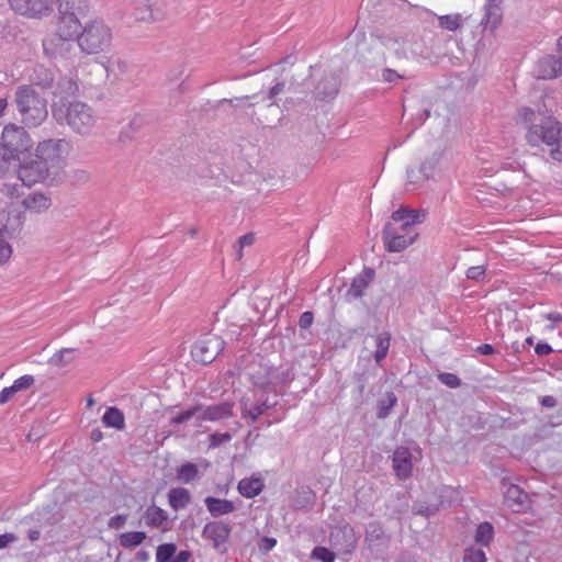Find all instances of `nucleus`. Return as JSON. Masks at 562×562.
I'll return each instance as SVG.
<instances>
[{
  "instance_id": "obj_1",
  "label": "nucleus",
  "mask_w": 562,
  "mask_h": 562,
  "mask_svg": "<svg viewBox=\"0 0 562 562\" xmlns=\"http://www.w3.org/2000/svg\"><path fill=\"white\" fill-rule=\"evenodd\" d=\"M58 10L55 33L43 41L46 55L57 57L70 48V41L78 40L82 25L78 15L87 9L86 0H54Z\"/></svg>"
},
{
  "instance_id": "obj_2",
  "label": "nucleus",
  "mask_w": 562,
  "mask_h": 562,
  "mask_svg": "<svg viewBox=\"0 0 562 562\" xmlns=\"http://www.w3.org/2000/svg\"><path fill=\"white\" fill-rule=\"evenodd\" d=\"M518 121L527 128L526 139L530 146L544 145L553 160L562 161V128L555 119L530 108H521L518 110Z\"/></svg>"
},
{
  "instance_id": "obj_3",
  "label": "nucleus",
  "mask_w": 562,
  "mask_h": 562,
  "mask_svg": "<svg viewBox=\"0 0 562 562\" xmlns=\"http://www.w3.org/2000/svg\"><path fill=\"white\" fill-rule=\"evenodd\" d=\"M52 112L59 124H66L81 136L89 135L97 124V115L92 108L85 102L53 103Z\"/></svg>"
},
{
  "instance_id": "obj_4",
  "label": "nucleus",
  "mask_w": 562,
  "mask_h": 562,
  "mask_svg": "<svg viewBox=\"0 0 562 562\" xmlns=\"http://www.w3.org/2000/svg\"><path fill=\"white\" fill-rule=\"evenodd\" d=\"M14 102L25 126L37 127L47 119V101L32 86H19Z\"/></svg>"
},
{
  "instance_id": "obj_5",
  "label": "nucleus",
  "mask_w": 562,
  "mask_h": 562,
  "mask_svg": "<svg viewBox=\"0 0 562 562\" xmlns=\"http://www.w3.org/2000/svg\"><path fill=\"white\" fill-rule=\"evenodd\" d=\"M113 40L111 27L99 18L87 21L78 35V46L87 55H95L110 49Z\"/></svg>"
},
{
  "instance_id": "obj_6",
  "label": "nucleus",
  "mask_w": 562,
  "mask_h": 562,
  "mask_svg": "<svg viewBox=\"0 0 562 562\" xmlns=\"http://www.w3.org/2000/svg\"><path fill=\"white\" fill-rule=\"evenodd\" d=\"M0 145L16 160L22 153L32 147L33 142L24 127L8 125L3 128Z\"/></svg>"
},
{
  "instance_id": "obj_7",
  "label": "nucleus",
  "mask_w": 562,
  "mask_h": 562,
  "mask_svg": "<svg viewBox=\"0 0 562 562\" xmlns=\"http://www.w3.org/2000/svg\"><path fill=\"white\" fill-rule=\"evenodd\" d=\"M224 340L213 334L202 336L192 347L191 355L196 362L211 363L224 349Z\"/></svg>"
},
{
  "instance_id": "obj_8",
  "label": "nucleus",
  "mask_w": 562,
  "mask_h": 562,
  "mask_svg": "<svg viewBox=\"0 0 562 562\" xmlns=\"http://www.w3.org/2000/svg\"><path fill=\"white\" fill-rule=\"evenodd\" d=\"M50 170L49 167L34 155V157H30L21 162L18 175L24 186L32 187L47 179Z\"/></svg>"
},
{
  "instance_id": "obj_9",
  "label": "nucleus",
  "mask_w": 562,
  "mask_h": 562,
  "mask_svg": "<svg viewBox=\"0 0 562 562\" xmlns=\"http://www.w3.org/2000/svg\"><path fill=\"white\" fill-rule=\"evenodd\" d=\"M11 9L24 16L41 19L53 12L54 0H9Z\"/></svg>"
},
{
  "instance_id": "obj_10",
  "label": "nucleus",
  "mask_w": 562,
  "mask_h": 562,
  "mask_svg": "<svg viewBox=\"0 0 562 562\" xmlns=\"http://www.w3.org/2000/svg\"><path fill=\"white\" fill-rule=\"evenodd\" d=\"M417 237L415 231L396 229L391 224L385 225L383 229V240L385 248L391 252H400L414 243Z\"/></svg>"
},
{
  "instance_id": "obj_11",
  "label": "nucleus",
  "mask_w": 562,
  "mask_h": 562,
  "mask_svg": "<svg viewBox=\"0 0 562 562\" xmlns=\"http://www.w3.org/2000/svg\"><path fill=\"white\" fill-rule=\"evenodd\" d=\"M329 541L337 554L349 555L357 547L358 537L351 526L344 525L331 530Z\"/></svg>"
},
{
  "instance_id": "obj_12",
  "label": "nucleus",
  "mask_w": 562,
  "mask_h": 562,
  "mask_svg": "<svg viewBox=\"0 0 562 562\" xmlns=\"http://www.w3.org/2000/svg\"><path fill=\"white\" fill-rule=\"evenodd\" d=\"M64 139H46L38 143L35 156L50 169L60 166L63 160Z\"/></svg>"
},
{
  "instance_id": "obj_13",
  "label": "nucleus",
  "mask_w": 562,
  "mask_h": 562,
  "mask_svg": "<svg viewBox=\"0 0 562 562\" xmlns=\"http://www.w3.org/2000/svg\"><path fill=\"white\" fill-rule=\"evenodd\" d=\"M199 407L198 414V426L201 425L202 422H221L233 416L234 403L232 402H223L214 405L204 406L201 404H196Z\"/></svg>"
},
{
  "instance_id": "obj_14",
  "label": "nucleus",
  "mask_w": 562,
  "mask_h": 562,
  "mask_svg": "<svg viewBox=\"0 0 562 562\" xmlns=\"http://www.w3.org/2000/svg\"><path fill=\"white\" fill-rule=\"evenodd\" d=\"M231 531L229 525L223 521H211L203 527L202 537L211 541L214 549L222 550L228 541Z\"/></svg>"
},
{
  "instance_id": "obj_15",
  "label": "nucleus",
  "mask_w": 562,
  "mask_h": 562,
  "mask_svg": "<svg viewBox=\"0 0 562 562\" xmlns=\"http://www.w3.org/2000/svg\"><path fill=\"white\" fill-rule=\"evenodd\" d=\"M262 370L265 371V376L255 382L260 386L282 385L292 381L294 378L292 370L289 368L266 367L262 368Z\"/></svg>"
},
{
  "instance_id": "obj_16",
  "label": "nucleus",
  "mask_w": 562,
  "mask_h": 562,
  "mask_svg": "<svg viewBox=\"0 0 562 562\" xmlns=\"http://www.w3.org/2000/svg\"><path fill=\"white\" fill-rule=\"evenodd\" d=\"M393 470L395 474L405 480L411 476L413 470L412 453L406 447H398L395 449L392 458Z\"/></svg>"
},
{
  "instance_id": "obj_17",
  "label": "nucleus",
  "mask_w": 562,
  "mask_h": 562,
  "mask_svg": "<svg viewBox=\"0 0 562 562\" xmlns=\"http://www.w3.org/2000/svg\"><path fill=\"white\" fill-rule=\"evenodd\" d=\"M536 76L541 79H552L562 74V59L552 55L538 60Z\"/></svg>"
},
{
  "instance_id": "obj_18",
  "label": "nucleus",
  "mask_w": 562,
  "mask_h": 562,
  "mask_svg": "<svg viewBox=\"0 0 562 562\" xmlns=\"http://www.w3.org/2000/svg\"><path fill=\"white\" fill-rule=\"evenodd\" d=\"M374 279V271L370 268H364L358 276H356L346 293L348 301L361 297Z\"/></svg>"
},
{
  "instance_id": "obj_19",
  "label": "nucleus",
  "mask_w": 562,
  "mask_h": 562,
  "mask_svg": "<svg viewBox=\"0 0 562 562\" xmlns=\"http://www.w3.org/2000/svg\"><path fill=\"white\" fill-rule=\"evenodd\" d=\"M22 227V217L16 209L0 211V235L12 236Z\"/></svg>"
},
{
  "instance_id": "obj_20",
  "label": "nucleus",
  "mask_w": 562,
  "mask_h": 562,
  "mask_svg": "<svg viewBox=\"0 0 562 562\" xmlns=\"http://www.w3.org/2000/svg\"><path fill=\"white\" fill-rule=\"evenodd\" d=\"M505 505L514 512H521L527 507L528 496L518 486L510 484L504 493Z\"/></svg>"
},
{
  "instance_id": "obj_21",
  "label": "nucleus",
  "mask_w": 562,
  "mask_h": 562,
  "mask_svg": "<svg viewBox=\"0 0 562 562\" xmlns=\"http://www.w3.org/2000/svg\"><path fill=\"white\" fill-rule=\"evenodd\" d=\"M364 541L371 551H379L387 544V537L379 522L367 526Z\"/></svg>"
},
{
  "instance_id": "obj_22",
  "label": "nucleus",
  "mask_w": 562,
  "mask_h": 562,
  "mask_svg": "<svg viewBox=\"0 0 562 562\" xmlns=\"http://www.w3.org/2000/svg\"><path fill=\"white\" fill-rule=\"evenodd\" d=\"M392 218L402 222L401 229L414 231L413 226L425 218V212L401 207L392 214Z\"/></svg>"
},
{
  "instance_id": "obj_23",
  "label": "nucleus",
  "mask_w": 562,
  "mask_h": 562,
  "mask_svg": "<svg viewBox=\"0 0 562 562\" xmlns=\"http://www.w3.org/2000/svg\"><path fill=\"white\" fill-rule=\"evenodd\" d=\"M340 80L337 75L330 74L326 76L317 86H316V97L321 100L333 99L337 95L339 90Z\"/></svg>"
},
{
  "instance_id": "obj_24",
  "label": "nucleus",
  "mask_w": 562,
  "mask_h": 562,
  "mask_svg": "<svg viewBox=\"0 0 562 562\" xmlns=\"http://www.w3.org/2000/svg\"><path fill=\"white\" fill-rule=\"evenodd\" d=\"M55 79L56 71L43 65L35 66L31 75L32 82L43 89H53Z\"/></svg>"
},
{
  "instance_id": "obj_25",
  "label": "nucleus",
  "mask_w": 562,
  "mask_h": 562,
  "mask_svg": "<svg viewBox=\"0 0 562 562\" xmlns=\"http://www.w3.org/2000/svg\"><path fill=\"white\" fill-rule=\"evenodd\" d=\"M204 503H205V506H206L209 513L214 518L231 514L235 510L234 503L228 499H222V498H216L213 496H207L204 499Z\"/></svg>"
},
{
  "instance_id": "obj_26",
  "label": "nucleus",
  "mask_w": 562,
  "mask_h": 562,
  "mask_svg": "<svg viewBox=\"0 0 562 562\" xmlns=\"http://www.w3.org/2000/svg\"><path fill=\"white\" fill-rule=\"evenodd\" d=\"M23 205L31 212L42 213L52 206V199L44 193L34 192L23 200Z\"/></svg>"
},
{
  "instance_id": "obj_27",
  "label": "nucleus",
  "mask_w": 562,
  "mask_h": 562,
  "mask_svg": "<svg viewBox=\"0 0 562 562\" xmlns=\"http://www.w3.org/2000/svg\"><path fill=\"white\" fill-rule=\"evenodd\" d=\"M168 502L170 507L178 512L186 508L191 502V494L184 487L171 488L168 493Z\"/></svg>"
},
{
  "instance_id": "obj_28",
  "label": "nucleus",
  "mask_w": 562,
  "mask_h": 562,
  "mask_svg": "<svg viewBox=\"0 0 562 562\" xmlns=\"http://www.w3.org/2000/svg\"><path fill=\"white\" fill-rule=\"evenodd\" d=\"M101 420L108 428H114L116 430H123L125 428V416L123 412L115 406L108 407Z\"/></svg>"
},
{
  "instance_id": "obj_29",
  "label": "nucleus",
  "mask_w": 562,
  "mask_h": 562,
  "mask_svg": "<svg viewBox=\"0 0 562 562\" xmlns=\"http://www.w3.org/2000/svg\"><path fill=\"white\" fill-rule=\"evenodd\" d=\"M78 91L77 82L70 77H60L59 80L54 83L53 94L60 99L72 97Z\"/></svg>"
},
{
  "instance_id": "obj_30",
  "label": "nucleus",
  "mask_w": 562,
  "mask_h": 562,
  "mask_svg": "<svg viewBox=\"0 0 562 562\" xmlns=\"http://www.w3.org/2000/svg\"><path fill=\"white\" fill-rule=\"evenodd\" d=\"M238 492L247 498L259 495L263 488V483L258 477L243 479L238 483Z\"/></svg>"
},
{
  "instance_id": "obj_31",
  "label": "nucleus",
  "mask_w": 562,
  "mask_h": 562,
  "mask_svg": "<svg viewBox=\"0 0 562 562\" xmlns=\"http://www.w3.org/2000/svg\"><path fill=\"white\" fill-rule=\"evenodd\" d=\"M429 178L430 172L427 171V162H423L418 168L407 169V186L412 187L411 190L417 189Z\"/></svg>"
},
{
  "instance_id": "obj_32",
  "label": "nucleus",
  "mask_w": 562,
  "mask_h": 562,
  "mask_svg": "<svg viewBox=\"0 0 562 562\" xmlns=\"http://www.w3.org/2000/svg\"><path fill=\"white\" fill-rule=\"evenodd\" d=\"M144 518L147 526L160 528L167 521L168 515L162 508L151 505L146 509Z\"/></svg>"
},
{
  "instance_id": "obj_33",
  "label": "nucleus",
  "mask_w": 562,
  "mask_h": 562,
  "mask_svg": "<svg viewBox=\"0 0 562 562\" xmlns=\"http://www.w3.org/2000/svg\"><path fill=\"white\" fill-rule=\"evenodd\" d=\"M105 71L108 76H113L114 78H119L125 75L128 70V64L125 59L113 56L109 58L106 64L104 65Z\"/></svg>"
},
{
  "instance_id": "obj_34",
  "label": "nucleus",
  "mask_w": 562,
  "mask_h": 562,
  "mask_svg": "<svg viewBox=\"0 0 562 562\" xmlns=\"http://www.w3.org/2000/svg\"><path fill=\"white\" fill-rule=\"evenodd\" d=\"M146 533L143 531H128L119 537L120 546L125 549L135 548L144 542Z\"/></svg>"
},
{
  "instance_id": "obj_35",
  "label": "nucleus",
  "mask_w": 562,
  "mask_h": 562,
  "mask_svg": "<svg viewBox=\"0 0 562 562\" xmlns=\"http://www.w3.org/2000/svg\"><path fill=\"white\" fill-rule=\"evenodd\" d=\"M391 335L386 331L375 337L376 349L374 351V360L380 363L387 355L390 348Z\"/></svg>"
},
{
  "instance_id": "obj_36",
  "label": "nucleus",
  "mask_w": 562,
  "mask_h": 562,
  "mask_svg": "<svg viewBox=\"0 0 562 562\" xmlns=\"http://www.w3.org/2000/svg\"><path fill=\"white\" fill-rule=\"evenodd\" d=\"M198 467L192 462L182 464L177 471V479L182 483H190L198 477Z\"/></svg>"
},
{
  "instance_id": "obj_37",
  "label": "nucleus",
  "mask_w": 562,
  "mask_h": 562,
  "mask_svg": "<svg viewBox=\"0 0 562 562\" xmlns=\"http://www.w3.org/2000/svg\"><path fill=\"white\" fill-rule=\"evenodd\" d=\"M494 537L493 526L485 521L477 526L475 532V541L482 546H488Z\"/></svg>"
},
{
  "instance_id": "obj_38",
  "label": "nucleus",
  "mask_w": 562,
  "mask_h": 562,
  "mask_svg": "<svg viewBox=\"0 0 562 562\" xmlns=\"http://www.w3.org/2000/svg\"><path fill=\"white\" fill-rule=\"evenodd\" d=\"M268 406L266 403H257L248 406L247 402H241V415L243 417H249L251 422H256L260 415L267 411Z\"/></svg>"
},
{
  "instance_id": "obj_39",
  "label": "nucleus",
  "mask_w": 562,
  "mask_h": 562,
  "mask_svg": "<svg viewBox=\"0 0 562 562\" xmlns=\"http://www.w3.org/2000/svg\"><path fill=\"white\" fill-rule=\"evenodd\" d=\"M439 26L448 31H457L463 24V18L459 13L441 15L438 18Z\"/></svg>"
},
{
  "instance_id": "obj_40",
  "label": "nucleus",
  "mask_w": 562,
  "mask_h": 562,
  "mask_svg": "<svg viewBox=\"0 0 562 562\" xmlns=\"http://www.w3.org/2000/svg\"><path fill=\"white\" fill-rule=\"evenodd\" d=\"M397 403V397L393 392H389L385 396V398H382L378 403V417L379 418H386L391 412V409L395 406Z\"/></svg>"
},
{
  "instance_id": "obj_41",
  "label": "nucleus",
  "mask_w": 562,
  "mask_h": 562,
  "mask_svg": "<svg viewBox=\"0 0 562 562\" xmlns=\"http://www.w3.org/2000/svg\"><path fill=\"white\" fill-rule=\"evenodd\" d=\"M177 551L173 543H164L158 546L156 551V562H170Z\"/></svg>"
},
{
  "instance_id": "obj_42",
  "label": "nucleus",
  "mask_w": 562,
  "mask_h": 562,
  "mask_svg": "<svg viewBox=\"0 0 562 562\" xmlns=\"http://www.w3.org/2000/svg\"><path fill=\"white\" fill-rule=\"evenodd\" d=\"M198 409H200V408L196 407V405H194L186 411L180 412L178 415L173 416L170 419V424L171 425L184 424L188 420H190L191 418H195V420L198 422V414H199Z\"/></svg>"
},
{
  "instance_id": "obj_43",
  "label": "nucleus",
  "mask_w": 562,
  "mask_h": 562,
  "mask_svg": "<svg viewBox=\"0 0 562 562\" xmlns=\"http://www.w3.org/2000/svg\"><path fill=\"white\" fill-rule=\"evenodd\" d=\"M312 558L322 562H334L335 553L325 547H316L312 552Z\"/></svg>"
},
{
  "instance_id": "obj_44",
  "label": "nucleus",
  "mask_w": 562,
  "mask_h": 562,
  "mask_svg": "<svg viewBox=\"0 0 562 562\" xmlns=\"http://www.w3.org/2000/svg\"><path fill=\"white\" fill-rule=\"evenodd\" d=\"M35 382V379L31 374H25L16 379L11 385L15 393L30 389Z\"/></svg>"
},
{
  "instance_id": "obj_45",
  "label": "nucleus",
  "mask_w": 562,
  "mask_h": 562,
  "mask_svg": "<svg viewBox=\"0 0 562 562\" xmlns=\"http://www.w3.org/2000/svg\"><path fill=\"white\" fill-rule=\"evenodd\" d=\"M463 562H486L485 552L482 549L470 548L464 553Z\"/></svg>"
},
{
  "instance_id": "obj_46",
  "label": "nucleus",
  "mask_w": 562,
  "mask_h": 562,
  "mask_svg": "<svg viewBox=\"0 0 562 562\" xmlns=\"http://www.w3.org/2000/svg\"><path fill=\"white\" fill-rule=\"evenodd\" d=\"M210 447L216 448L225 442H229L232 440V435L229 432H214L209 437Z\"/></svg>"
},
{
  "instance_id": "obj_47",
  "label": "nucleus",
  "mask_w": 562,
  "mask_h": 562,
  "mask_svg": "<svg viewBox=\"0 0 562 562\" xmlns=\"http://www.w3.org/2000/svg\"><path fill=\"white\" fill-rule=\"evenodd\" d=\"M74 352V349H61L57 351L52 358L50 363L55 366H64L68 362H70V359L68 358L69 355Z\"/></svg>"
},
{
  "instance_id": "obj_48",
  "label": "nucleus",
  "mask_w": 562,
  "mask_h": 562,
  "mask_svg": "<svg viewBox=\"0 0 562 562\" xmlns=\"http://www.w3.org/2000/svg\"><path fill=\"white\" fill-rule=\"evenodd\" d=\"M12 255V247L5 240V236L0 235V265L5 263Z\"/></svg>"
},
{
  "instance_id": "obj_49",
  "label": "nucleus",
  "mask_w": 562,
  "mask_h": 562,
  "mask_svg": "<svg viewBox=\"0 0 562 562\" xmlns=\"http://www.w3.org/2000/svg\"><path fill=\"white\" fill-rule=\"evenodd\" d=\"M485 271H486V269L484 266H474V267H470L467 270L465 276L470 280L481 281L485 277Z\"/></svg>"
},
{
  "instance_id": "obj_50",
  "label": "nucleus",
  "mask_w": 562,
  "mask_h": 562,
  "mask_svg": "<svg viewBox=\"0 0 562 562\" xmlns=\"http://www.w3.org/2000/svg\"><path fill=\"white\" fill-rule=\"evenodd\" d=\"M438 379L442 384L449 387H458L461 385V380L453 373H440Z\"/></svg>"
},
{
  "instance_id": "obj_51",
  "label": "nucleus",
  "mask_w": 562,
  "mask_h": 562,
  "mask_svg": "<svg viewBox=\"0 0 562 562\" xmlns=\"http://www.w3.org/2000/svg\"><path fill=\"white\" fill-rule=\"evenodd\" d=\"M13 160V157H11L5 148L0 145V176L7 171L10 162Z\"/></svg>"
},
{
  "instance_id": "obj_52",
  "label": "nucleus",
  "mask_w": 562,
  "mask_h": 562,
  "mask_svg": "<svg viewBox=\"0 0 562 562\" xmlns=\"http://www.w3.org/2000/svg\"><path fill=\"white\" fill-rule=\"evenodd\" d=\"M126 521L127 515L120 514L110 518V520L108 521V527L110 529H121L125 526Z\"/></svg>"
},
{
  "instance_id": "obj_53",
  "label": "nucleus",
  "mask_w": 562,
  "mask_h": 562,
  "mask_svg": "<svg viewBox=\"0 0 562 562\" xmlns=\"http://www.w3.org/2000/svg\"><path fill=\"white\" fill-rule=\"evenodd\" d=\"M277 544V539L271 537H263L258 542V548L262 553H268L271 551Z\"/></svg>"
},
{
  "instance_id": "obj_54",
  "label": "nucleus",
  "mask_w": 562,
  "mask_h": 562,
  "mask_svg": "<svg viewBox=\"0 0 562 562\" xmlns=\"http://www.w3.org/2000/svg\"><path fill=\"white\" fill-rule=\"evenodd\" d=\"M285 82L284 81H278L274 86H272L266 97L262 98V100H273L277 98L280 93L284 91Z\"/></svg>"
},
{
  "instance_id": "obj_55",
  "label": "nucleus",
  "mask_w": 562,
  "mask_h": 562,
  "mask_svg": "<svg viewBox=\"0 0 562 562\" xmlns=\"http://www.w3.org/2000/svg\"><path fill=\"white\" fill-rule=\"evenodd\" d=\"M403 76L400 75L397 71L391 69V68H385L382 70V79L385 81V82H390V83H393V82H396L397 80L402 79Z\"/></svg>"
},
{
  "instance_id": "obj_56",
  "label": "nucleus",
  "mask_w": 562,
  "mask_h": 562,
  "mask_svg": "<svg viewBox=\"0 0 562 562\" xmlns=\"http://www.w3.org/2000/svg\"><path fill=\"white\" fill-rule=\"evenodd\" d=\"M313 319H314V316H313L312 312H304L300 316L299 325L301 328L307 329L313 324Z\"/></svg>"
},
{
  "instance_id": "obj_57",
  "label": "nucleus",
  "mask_w": 562,
  "mask_h": 562,
  "mask_svg": "<svg viewBox=\"0 0 562 562\" xmlns=\"http://www.w3.org/2000/svg\"><path fill=\"white\" fill-rule=\"evenodd\" d=\"M18 540V537L14 533L7 532L3 535H0V550L7 548L11 543L15 542Z\"/></svg>"
},
{
  "instance_id": "obj_58",
  "label": "nucleus",
  "mask_w": 562,
  "mask_h": 562,
  "mask_svg": "<svg viewBox=\"0 0 562 562\" xmlns=\"http://www.w3.org/2000/svg\"><path fill=\"white\" fill-rule=\"evenodd\" d=\"M14 394H15V392L12 386L4 387L0 392V405H3L7 402H9L13 397Z\"/></svg>"
},
{
  "instance_id": "obj_59",
  "label": "nucleus",
  "mask_w": 562,
  "mask_h": 562,
  "mask_svg": "<svg viewBox=\"0 0 562 562\" xmlns=\"http://www.w3.org/2000/svg\"><path fill=\"white\" fill-rule=\"evenodd\" d=\"M544 317L553 323L548 327L550 330L555 328V324L562 323V314L558 312L548 313Z\"/></svg>"
},
{
  "instance_id": "obj_60",
  "label": "nucleus",
  "mask_w": 562,
  "mask_h": 562,
  "mask_svg": "<svg viewBox=\"0 0 562 562\" xmlns=\"http://www.w3.org/2000/svg\"><path fill=\"white\" fill-rule=\"evenodd\" d=\"M535 352L538 355V356H547L549 355L550 352H552V348L549 344L547 342H539L536 345L535 347Z\"/></svg>"
},
{
  "instance_id": "obj_61",
  "label": "nucleus",
  "mask_w": 562,
  "mask_h": 562,
  "mask_svg": "<svg viewBox=\"0 0 562 562\" xmlns=\"http://www.w3.org/2000/svg\"><path fill=\"white\" fill-rule=\"evenodd\" d=\"M440 157V154H434L431 158L424 161L427 162V171L430 172V177L432 176V172L438 165Z\"/></svg>"
},
{
  "instance_id": "obj_62",
  "label": "nucleus",
  "mask_w": 562,
  "mask_h": 562,
  "mask_svg": "<svg viewBox=\"0 0 562 562\" xmlns=\"http://www.w3.org/2000/svg\"><path fill=\"white\" fill-rule=\"evenodd\" d=\"M255 236L254 234H246L238 239V247L244 248L246 246H250L254 244Z\"/></svg>"
},
{
  "instance_id": "obj_63",
  "label": "nucleus",
  "mask_w": 562,
  "mask_h": 562,
  "mask_svg": "<svg viewBox=\"0 0 562 562\" xmlns=\"http://www.w3.org/2000/svg\"><path fill=\"white\" fill-rule=\"evenodd\" d=\"M540 403L543 407L553 408L554 406H557L558 402L555 397L551 395H546L541 398Z\"/></svg>"
},
{
  "instance_id": "obj_64",
  "label": "nucleus",
  "mask_w": 562,
  "mask_h": 562,
  "mask_svg": "<svg viewBox=\"0 0 562 562\" xmlns=\"http://www.w3.org/2000/svg\"><path fill=\"white\" fill-rule=\"evenodd\" d=\"M190 555L189 551H180L170 562H188Z\"/></svg>"
}]
</instances>
